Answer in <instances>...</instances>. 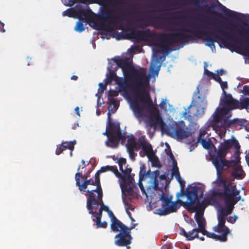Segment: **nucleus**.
I'll return each instance as SVG.
<instances>
[{"label": "nucleus", "mask_w": 249, "mask_h": 249, "mask_svg": "<svg viewBox=\"0 0 249 249\" xmlns=\"http://www.w3.org/2000/svg\"><path fill=\"white\" fill-rule=\"evenodd\" d=\"M78 18H79V20L77 22L74 29L75 31L81 33L85 30V28L83 24L84 19L82 18V17Z\"/></svg>", "instance_id": "obj_35"}, {"label": "nucleus", "mask_w": 249, "mask_h": 249, "mask_svg": "<svg viewBox=\"0 0 249 249\" xmlns=\"http://www.w3.org/2000/svg\"><path fill=\"white\" fill-rule=\"evenodd\" d=\"M98 195H97V198L96 200H97V204H94V206H98L99 205L101 206V205H103L104 204L103 200V192H99Z\"/></svg>", "instance_id": "obj_42"}, {"label": "nucleus", "mask_w": 249, "mask_h": 249, "mask_svg": "<svg viewBox=\"0 0 249 249\" xmlns=\"http://www.w3.org/2000/svg\"><path fill=\"white\" fill-rule=\"evenodd\" d=\"M243 89L244 94L249 96V86H244Z\"/></svg>", "instance_id": "obj_62"}, {"label": "nucleus", "mask_w": 249, "mask_h": 249, "mask_svg": "<svg viewBox=\"0 0 249 249\" xmlns=\"http://www.w3.org/2000/svg\"><path fill=\"white\" fill-rule=\"evenodd\" d=\"M150 171L149 170L147 173L146 172V171H145V167L144 165H142V166H141V167H140V173H139V175H140V181L142 180L143 179V178L146 176V175H148L149 173H150Z\"/></svg>", "instance_id": "obj_39"}, {"label": "nucleus", "mask_w": 249, "mask_h": 249, "mask_svg": "<svg viewBox=\"0 0 249 249\" xmlns=\"http://www.w3.org/2000/svg\"><path fill=\"white\" fill-rule=\"evenodd\" d=\"M81 163H82V165H79L78 167V168H77V172H79V170H80V169L81 168L82 169H83L85 167H86L87 165H89V163H87V164H86L85 163V161H84V160H81Z\"/></svg>", "instance_id": "obj_57"}, {"label": "nucleus", "mask_w": 249, "mask_h": 249, "mask_svg": "<svg viewBox=\"0 0 249 249\" xmlns=\"http://www.w3.org/2000/svg\"><path fill=\"white\" fill-rule=\"evenodd\" d=\"M172 196L168 197L162 192L160 197L161 201V208L156 210L157 213L160 215H166L176 212L180 205L178 201H171Z\"/></svg>", "instance_id": "obj_13"}, {"label": "nucleus", "mask_w": 249, "mask_h": 249, "mask_svg": "<svg viewBox=\"0 0 249 249\" xmlns=\"http://www.w3.org/2000/svg\"><path fill=\"white\" fill-rule=\"evenodd\" d=\"M117 76L116 73L113 71L110 70L109 71V76L107 78V80L108 82H111L112 80H114L115 77Z\"/></svg>", "instance_id": "obj_49"}, {"label": "nucleus", "mask_w": 249, "mask_h": 249, "mask_svg": "<svg viewBox=\"0 0 249 249\" xmlns=\"http://www.w3.org/2000/svg\"><path fill=\"white\" fill-rule=\"evenodd\" d=\"M108 100L109 101L110 105H113L114 107H115L117 105V102L116 100V99H115L113 97H108ZM110 107V105H109L108 107V110L110 109V108H109Z\"/></svg>", "instance_id": "obj_52"}, {"label": "nucleus", "mask_w": 249, "mask_h": 249, "mask_svg": "<svg viewBox=\"0 0 249 249\" xmlns=\"http://www.w3.org/2000/svg\"><path fill=\"white\" fill-rule=\"evenodd\" d=\"M76 143V141L73 140L71 142H65L62 143V145L64 147V149H69L71 150H72L74 149V145Z\"/></svg>", "instance_id": "obj_36"}, {"label": "nucleus", "mask_w": 249, "mask_h": 249, "mask_svg": "<svg viewBox=\"0 0 249 249\" xmlns=\"http://www.w3.org/2000/svg\"><path fill=\"white\" fill-rule=\"evenodd\" d=\"M96 209L97 208H94L93 210L94 213L92 214L93 217L92 218L93 221H95V220H100V219L102 218L103 209L100 208L97 212H96Z\"/></svg>", "instance_id": "obj_37"}, {"label": "nucleus", "mask_w": 249, "mask_h": 249, "mask_svg": "<svg viewBox=\"0 0 249 249\" xmlns=\"http://www.w3.org/2000/svg\"><path fill=\"white\" fill-rule=\"evenodd\" d=\"M172 174L175 176L177 180H179L180 178L179 172L178 170V167H173L172 169Z\"/></svg>", "instance_id": "obj_45"}, {"label": "nucleus", "mask_w": 249, "mask_h": 249, "mask_svg": "<svg viewBox=\"0 0 249 249\" xmlns=\"http://www.w3.org/2000/svg\"><path fill=\"white\" fill-rule=\"evenodd\" d=\"M107 213L111 219V223L110 228L111 230L114 232L118 231L119 227L123 224V223L115 217L113 213L110 210H109Z\"/></svg>", "instance_id": "obj_27"}, {"label": "nucleus", "mask_w": 249, "mask_h": 249, "mask_svg": "<svg viewBox=\"0 0 249 249\" xmlns=\"http://www.w3.org/2000/svg\"><path fill=\"white\" fill-rule=\"evenodd\" d=\"M228 215L225 209H222L218 213V220H222L223 221L226 222V217Z\"/></svg>", "instance_id": "obj_38"}, {"label": "nucleus", "mask_w": 249, "mask_h": 249, "mask_svg": "<svg viewBox=\"0 0 249 249\" xmlns=\"http://www.w3.org/2000/svg\"><path fill=\"white\" fill-rule=\"evenodd\" d=\"M211 124L213 126L217 125L219 128H229L235 125H242L243 120L238 119H228L223 116L221 111L217 109L213 115V120Z\"/></svg>", "instance_id": "obj_16"}, {"label": "nucleus", "mask_w": 249, "mask_h": 249, "mask_svg": "<svg viewBox=\"0 0 249 249\" xmlns=\"http://www.w3.org/2000/svg\"><path fill=\"white\" fill-rule=\"evenodd\" d=\"M223 94L224 96L221 98L220 104H223L224 105L232 107V108H239L242 109L247 108L249 107V98H244L240 102L233 98L231 94H228L225 91H224Z\"/></svg>", "instance_id": "obj_18"}, {"label": "nucleus", "mask_w": 249, "mask_h": 249, "mask_svg": "<svg viewBox=\"0 0 249 249\" xmlns=\"http://www.w3.org/2000/svg\"><path fill=\"white\" fill-rule=\"evenodd\" d=\"M221 26L220 24L215 22L212 25L210 31L206 32L203 30V41H206L205 45L213 48L214 47V43L218 40L223 44L225 47L229 50H231L233 48L241 49L239 46L224 39L223 37H226L228 40L234 41L238 44H241L242 39L234 34H231L224 31Z\"/></svg>", "instance_id": "obj_5"}, {"label": "nucleus", "mask_w": 249, "mask_h": 249, "mask_svg": "<svg viewBox=\"0 0 249 249\" xmlns=\"http://www.w3.org/2000/svg\"><path fill=\"white\" fill-rule=\"evenodd\" d=\"M99 192H103L102 188H100V189H98L97 186L94 188L86 189L85 192L88 193L87 195V200L86 207L89 214L94 213V204H97L98 203L95 193H96L97 195H98Z\"/></svg>", "instance_id": "obj_20"}, {"label": "nucleus", "mask_w": 249, "mask_h": 249, "mask_svg": "<svg viewBox=\"0 0 249 249\" xmlns=\"http://www.w3.org/2000/svg\"><path fill=\"white\" fill-rule=\"evenodd\" d=\"M120 141L123 142L125 141V139H119L116 135L112 134L107 138L106 142V145L107 147L116 148L118 146Z\"/></svg>", "instance_id": "obj_26"}, {"label": "nucleus", "mask_w": 249, "mask_h": 249, "mask_svg": "<svg viewBox=\"0 0 249 249\" xmlns=\"http://www.w3.org/2000/svg\"><path fill=\"white\" fill-rule=\"evenodd\" d=\"M238 33L241 35L242 37H246L245 39V42L249 45V29H245L242 28L241 29L238 30Z\"/></svg>", "instance_id": "obj_34"}, {"label": "nucleus", "mask_w": 249, "mask_h": 249, "mask_svg": "<svg viewBox=\"0 0 249 249\" xmlns=\"http://www.w3.org/2000/svg\"><path fill=\"white\" fill-rule=\"evenodd\" d=\"M221 88L223 90V92L225 91V89L228 88V83L226 81H222L220 82Z\"/></svg>", "instance_id": "obj_54"}, {"label": "nucleus", "mask_w": 249, "mask_h": 249, "mask_svg": "<svg viewBox=\"0 0 249 249\" xmlns=\"http://www.w3.org/2000/svg\"><path fill=\"white\" fill-rule=\"evenodd\" d=\"M108 114V125L107 127L113 135H116L119 139H126V137L124 136L120 129V124L118 123L112 122L110 120V114L109 112Z\"/></svg>", "instance_id": "obj_24"}, {"label": "nucleus", "mask_w": 249, "mask_h": 249, "mask_svg": "<svg viewBox=\"0 0 249 249\" xmlns=\"http://www.w3.org/2000/svg\"><path fill=\"white\" fill-rule=\"evenodd\" d=\"M93 13L92 10L88 6L85 9L81 4H77L74 8L68 9L62 13L63 16H68L70 18H78L84 17L89 19L90 14Z\"/></svg>", "instance_id": "obj_19"}, {"label": "nucleus", "mask_w": 249, "mask_h": 249, "mask_svg": "<svg viewBox=\"0 0 249 249\" xmlns=\"http://www.w3.org/2000/svg\"><path fill=\"white\" fill-rule=\"evenodd\" d=\"M135 150V149L127 150L129 154V157L132 160H135V157L137 156V154L134 152Z\"/></svg>", "instance_id": "obj_48"}, {"label": "nucleus", "mask_w": 249, "mask_h": 249, "mask_svg": "<svg viewBox=\"0 0 249 249\" xmlns=\"http://www.w3.org/2000/svg\"><path fill=\"white\" fill-rule=\"evenodd\" d=\"M63 3L67 6H71L76 3L91 4L95 3V0H61Z\"/></svg>", "instance_id": "obj_31"}, {"label": "nucleus", "mask_w": 249, "mask_h": 249, "mask_svg": "<svg viewBox=\"0 0 249 249\" xmlns=\"http://www.w3.org/2000/svg\"><path fill=\"white\" fill-rule=\"evenodd\" d=\"M180 184L181 189L180 193L177 195L178 197L179 196H185L187 197V200L185 202L181 200H178L179 203L182 204V206L186 209H189L195 205L198 201H202L199 199V197H202V192L198 195L199 188L197 186L189 185L186 190L184 189L185 182L182 180L181 178L179 180H178Z\"/></svg>", "instance_id": "obj_8"}, {"label": "nucleus", "mask_w": 249, "mask_h": 249, "mask_svg": "<svg viewBox=\"0 0 249 249\" xmlns=\"http://www.w3.org/2000/svg\"><path fill=\"white\" fill-rule=\"evenodd\" d=\"M118 67L121 68L125 76V79L131 81V87L137 97L142 101L151 102V98L148 92L144 88L149 85V81L143 72L134 71L131 66L132 60L128 57L118 58L114 60Z\"/></svg>", "instance_id": "obj_3"}, {"label": "nucleus", "mask_w": 249, "mask_h": 249, "mask_svg": "<svg viewBox=\"0 0 249 249\" xmlns=\"http://www.w3.org/2000/svg\"><path fill=\"white\" fill-rule=\"evenodd\" d=\"M166 100L162 99V101H161L159 105V106L160 108L161 109L167 110V107L166 106Z\"/></svg>", "instance_id": "obj_50"}, {"label": "nucleus", "mask_w": 249, "mask_h": 249, "mask_svg": "<svg viewBox=\"0 0 249 249\" xmlns=\"http://www.w3.org/2000/svg\"><path fill=\"white\" fill-rule=\"evenodd\" d=\"M138 144L139 147L141 146L142 151L139 153L141 157H144L146 156L148 158H150L154 155V152L151 144L146 140L145 136H142L139 138Z\"/></svg>", "instance_id": "obj_21"}, {"label": "nucleus", "mask_w": 249, "mask_h": 249, "mask_svg": "<svg viewBox=\"0 0 249 249\" xmlns=\"http://www.w3.org/2000/svg\"><path fill=\"white\" fill-rule=\"evenodd\" d=\"M126 164V160L124 158H120L118 160V164L121 165H125Z\"/></svg>", "instance_id": "obj_60"}, {"label": "nucleus", "mask_w": 249, "mask_h": 249, "mask_svg": "<svg viewBox=\"0 0 249 249\" xmlns=\"http://www.w3.org/2000/svg\"><path fill=\"white\" fill-rule=\"evenodd\" d=\"M126 146L127 150L135 149L136 151H138L140 149L138 142H137L136 138L132 135L127 137Z\"/></svg>", "instance_id": "obj_29"}, {"label": "nucleus", "mask_w": 249, "mask_h": 249, "mask_svg": "<svg viewBox=\"0 0 249 249\" xmlns=\"http://www.w3.org/2000/svg\"><path fill=\"white\" fill-rule=\"evenodd\" d=\"M100 171H101V173L107 171H111L115 176L116 175V174H119V171L117 169V166H116L107 165L106 166H103L100 168Z\"/></svg>", "instance_id": "obj_33"}, {"label": "nucleus", "mask_w": 249, "mask_h": 249, "mask_svg": "<svg viewBox=\"0 0 249 249\" xmlns=\"http://www.w3.org/2000/svg\"><path fill=\"white\" fill-rule=\"evenodd\" d=\"M175 23L172 17L165 18L160 17H152L148 21L145 19L141 18L137 21V27L140 28H144L150 25L153 26L156 29H161L168 31H178L179 32V28H176L173 27Z\"/></svg>", "instance_id": "obj_9"}, {"label": "nucleus", "mask_w": 249, "mask_h": 249, "mask_svg": "<svg viewBox=\"0 0 249 249\" xmlns=\"http://www.w3.org/2000/svg\"><path fill=\"white\" fill-rule=\"evenodd\" d=\"M115 10L109 7L107 4L103 5L101 8V13L100 15V18L104 20H107L108 19H112L111 23L113 24V27L108 26L107 24H102L101 25V29L107 31H115L116 29L118 30H124L123 25H117L114 22L116 19L117 18V17L113 15Z\"/></svg>", "instance_id": "obj_12"}, {"label": "nucleus", "mask_w": 249, "mask_h": 249, "mask_svg": "<svg viewBox=\"0 0 249 249\" xmlns=\"http://www.w3.org/2000/svg\"><path fill=\"white\" fill-rule=\"evenodd\" d=\"M214 78H213L215 81L218 82L220 84V82H222L221 78H220L219 75L215 74Z\"/></svg>", "instance_id": "obj_64"}, {"label": "nucleus", "mask_w": 249, "mask_h": 249, "mask_svg": "<svg viewBox=\"0 0 249 249\" xmlns=\"http://www.w3.org/2000/svg\"><path fill=\"white\" fill-rule=\"evenodd\" d=\"M94 222H96V225L98 228H106L107 226V223L106 221H103L101 222V219H100V220H95L94 221Z\"/></svg>", "instance_id": "obj_47"}, {"label": "nucleus", "mask_w": 249, "mask_h": 249, "mask_svg": "<svg viewBox=\"0 0 249 249\" xmlns=\"http://www.w3.org/2000/svg\"><path fill=\"white\" fill-rule=\"evenodd\" d=\"M241 146L238 141L232 136L225 142L220 148L218 157L213 160L218 174L222 173L223 167H232L233 171L231 175L237 179H241L245 176L241 165H239L240 161V154Z\"/></svg>", "instance_id": "obj_2"}, {"label": "nucleus", "mask_w": 249, "mask_h": 249, "mask_svg": "<svg viewBox=\"0 0 249 249\" xmlns=\"http://www.w3.org/2000/svg\"><path fill=\"white\" fill-rule=\"evenodd\" d=\"M114 81L115 82L116 84H117L119 87V90L122 91H124V92H126L127 90V88L129 87L130 88L132 91L134 92V96H135V100L131 104V107L133 109V111L134 113L139 116H141L143 112V108L140 105L138 100H140L142 102H143L142 101L139 97H137L136 96V94L133 89L132 87H131V83L130 85H128L126 82H124L122 77H119L117 75L115 77V79H114ZM145 102V101H143ZM149 102L150 103H152V101H147L145 102V103Z\"/></svg>", "instance_id": "obj_15"}, {"label": "nucleus", "mask_w": 249, "mask_h": 249, "mask_svg": "<svg viewBox=\"0 0 249 249\" xmlns=\"http://www.w3.org/2000/svg\"><path fill=\"white\" fill-rule=\"evenodd\" d=\"M191 106H190L187 109H185V111L182 113V117H184L185 119H187L188 120L191 121L192 120V116L191 115H190V110L189 108L191 107Z\"/></svg>", "instance_id": "obj_44"}, {"label": "nucleus", "mask_w": 249, "mask_h": 249, "mask_svg": "<svg viewBox=\"0 0 249 249\" xmlns=\"http://www.w3.org/2000/svg\"><path fill=\"white\" fill-rule=\"evenodd\" d=\"M236 219H237V217L236 216H230L229 217H228L227 221L229 222L233 223H234L236 221Z\"/></svg>", "instance_id": "obj_59"}, {"label": "nucleus", "mask_w": 249, "mask_h": 249, "mask_svg": "<svg viewBox=\"0 0 249 249\" xmlns=\"http://www.w3.org/2000/svg\"><path fill=\"white\" fill-rule=\"evenodd\" d=\"M135 224L130 228H127L124 224L119 227L120 230L119 232L115 236V244L119 247H126L127 249L130 248V244L131 243L132 237L130 235V230L135 228Z\"/></svg>", "instance_id": "obj_14"}, {"label": "nucleus", "mask_w": 249, "mask_h": 249, "mask_svg": "<svg viewBox=\"0 0 249 249\" xmlns=\"http://www.w3.org/2000/svg\"><path fill=\"white\" fill-rule=\"evenodd\" d=\"M227 140H225L223 142H221L218 148V150H216V148L214 145L213 144L212 141L210 139H209L208 140L203 139V148H205L208 150V153L210 156V159L212 162L213 163V160L218 157V154L220 148L222 145L226 142Z\"/></svg>", "instance_id": "obj_23"}, {"label": "nucleus", "mask_w": 249, "mask_h": 249, "mask_svg": "<svg viewBox=\"0 0 249 249\" xmlns=\"http://www.w3.org/2000/svg\"><path fill=\"white\" fill-rule=\"evenodd\" d=\"M205 220L203 218V235H206L208 237L220 242H226L227 240V235L231 234V231L228 227L225 226V222L218 220L217 224L213 227V231L214 232L221 233L216 234L213 232H209L205 229Z\"/></svg>", "instance_id": "obj_11"}, {"label": "nucleus", "mask_w": 249, "mask_h": 249, "mask_svg": "<svg viewBox=\"0 0 249 249\" xmlns=\"http://www.w3.org/2000/svg\"><path fill=\"white\" fill-rule=\"evenodd\" d=\"M153 188L155 190H159V180L157 178H153Z\"/></svg>", "instance_id": "obj_51"}, {"label": "nucleus", "mask_w": 249, "mask_h": 249, "mask_svg": "<svg viewBox=\"0 0 249 249\" xmlns=\"http://www.w3.org/2000/svg\"><path fill=\"white\" fill-rule=\"evenodd\" d=\"M128 181H120V187L122 193L125 196H131L133 192V188Z\"/></svg>", "instance_id": "obj_30"}, {"label": "nucleus", "mask_w": 249, "mask_h": 249, "mask_svg": "<svg viewBox=\"0 0 249 249\" xmlns=\"http://www.w3.org/2000/svg\"><path fill=\"white\" fill-rule=\"evenodd\" d=\"M206 67V66H205V67ZM203 74L206 75L209 79H213V78H214L215 74L213 72L209 71L206 68H204Z\"/></svg>", "instance_id": "obj_46"}, {"label": "nucleus", "mask_w": 249, "mask_h": 249, "mask_svg": "<svg viewBox=\"0 0 249 249\" xmlns=\"http://www.w3.org/2000/svg\"><path fill=\"white\" fill-rule=\"evenodd\" d=\"M64 148L63 147L62 145L61 144L59 147H57L56 151L55 153L56 155H60L64 150Z\"/></svg>", "instance_id": "obj_56"}, {"label": "nucleus", "mask_w": 249, "mask_h": 249, "mask_svg": "<svg viewBox=\"0 0 249 249\" xmlns=\"http://www.w3.org/2000/svg\"><path fill=\"white\" fill-rule=\"evenodd\" d=\"M118 95V92L116 90H110L108 92V97H115Z\"/></svg>", "instance_id": "obj_55"}, {"label": "nucleus", "mask_w": 249, "mask_h": 249, "mask_svg": "<svg viewBox=\"0 0 249 249\" xmlns=\"http://www.w3.org/2000/svg\"><path fill=\"white\" fill-rule=\"evenodd\" d=\"M130 29L128 28L125 30H122L121 32L114 31L112 32V36L118 40L121 39H131L130 36Z\"/></svg>", "instance_id": "obj_28"}, {"label": "nucleus", "mask_w": 249, "mask_h": 249, "mask_svg": "<svg viewBox=\"0 0 249 249\" xmlns=\"http://www.w3.org/2000/svg\"><path fill=\"white\" fill-rule=\"evenodd\" d=\"M216 197L224 200L226 208L225 210L228 215L231 213L234 206L241 198L236 184L222 178L216 180V186L212 192V197L214 199Z\"/></svg>", "instance_id": "obj_4"}, {"label": "nucleus", "mask_w": 249, "mask_h": 249, "mask_svg": "<svg viewBox=\"0 0 249 249\" xmlns=\"http://www.w3.org/2000/svg\"><path fill=\"white\" fill-rule=\"evenodd\" d=\"M189 28H179V32L167 34L151 31L149 29L145 31L136 30L131 28L130 36L131 39H133L136 42L147 41L149 39L155 42V45L160 49L159 53H168L170 50L169 46L174 44H182L189 43L190 40L199 36V30L196 24L191 21H187Z\"/></svg>", "instance_id": "obj_1"}, {"label": "nucleus", "mask_w": 249, "mask_h": 249, "mask_svg": "<svg viewBox=\"0 0 249 249\" xmlns=\"http://www.w3.org/2000/svg\"><path fill=\"white\" fill-rule=\"evenodd\" d=\"M151 161L152 166L155 167H160V166L159 160L158 158L155 156L154 153V155L151 156L150 158H148Z\"/></svg>", "instance_id": "obj_40"}, {"label": "nucleus", "mask_w": 249, "mask_h": 249, "mask_svg": "<svg viewBox=\"0 0 249 249\" xmlns=\"http://www.w3.org/2000/svg\"><path fill=\"white\" fill-rule=\"evenodd\" d=\"M80 176H82V173L77 172L75 175V180L76 181V186L78 187L79 190L82 194L85 193L86 189H91L88 187L89 185L96 187V184L94 183L95 180L92 178L88 179L86 178L85 180L82 183L80 180Z\"/></svg>", "instance_id": "obj_22"}, {"label": "nucleus", "mask_w": 249, "mask_h": 249, "mask_svg": "<svg viewBox=\"0 0 249 249\" xmlns=\"http://www.w3.org/2000/svg\"><path fill=\"white\" fill-rule=\"evenodd\" d=\"M123 202H124V205L125 206V207H127L126 208V210H127L128 211L129 210H131L132 211H133L134 210V208L133 207V206L131 204H129L127 203V202H126L124 199H123Z\"/></svg>", "instance_id": "obj_58"}, {"label": "nucleus", "mask_w": 249, "mask_h": 249, "mask_svg": "<svg viewBox=\"0 0 249 249\" xmlns=\"http://www.w3.org/2000/svg\"><path fill=\"white\" fill-rule=\"evenodd\" d=\"M152 110L154 115L155 123L157 124H159L161 128H162L165 125V124L160 114L159 110L156 107H153Z\"/></svg>", "instance_id": "obj_32"}, {"label": "nucleus", "mask_w": 249, "mask_h": 249, "mask_svg": "<svg viewBox=\"0 0 249 249\" xmlns=\"http://www.w3.org/2000/svg\"><path fill=\"white\" fill-rule=\"evenodd\" d=\"M232 107H230L229 106L224 107L220 109L219 110L221 111V113L224 116V115H227L231 112V110L233 109Z\"/></svg>", "instance_id": "obj_43"}, {"label": "nucleus", "mask_w": 249, "mask_h": 249, "mask_svg": "<svg viewBox=\"0 0 249 249\" xmlns=\"http://www.w3.org/2000/svg\"><path fill=\"white\" fill-rule=\"evenodd\" d=\"M101 173L100 171V170L98 171L95 174L94 178H95V183L96 184V186L98 187V189L100 188H102L101 182H100V173Z\"/></svg>", "instance_id": "obj_41"}, {"label": "nucleus", "mask_w": 249, "mask_h": 249, "mask_svg": "<svg viewBox=\"0 0 249 249\" xmlns=\"http://www.w3.org/2000/svg\"><path fill=\"white\" fill-rule=\"evenodd\" d=\"M220 10L223 11L227 17L238 21L241 20V18L238 15L242 17L244 16L242 14H239L228 9L218 1H217V4L213 3L210 6H209L207 3V1L205 0H203V23L204 22V18H205L206 17L209 19L213 18L215 16L221 17L222 14L218 12V11Z\"/></svg>", "instance_id": "obj_7"}, {"label": "nucleus", "mask_w": 249, "mask_h": 249, "mask_svg": "<svg viewBox=\"0 0 249 249\" xmlns=\"http://www.w3.org/2000/svg\"><path fill=\"white\" fill-rule=\"evenodd\" d=\"M107 84L104 85L102 83H100L99 84V89L101 90V92H103L106 89Z\"/></svg>", "instance_id": "obj_61"}, {"label": "nucleus", "mask_w": 249, "mask_h": 249, "mask_svg": "<svg viewBox=\"0 0 249 249\" xmlns=\"http://www.w3.org/2000/svg\"><path fill=\"white\" fill-rule=\"evenodd\" d=\"M188 128L185 126L183 121L178 123L174 122L172 123L166 129V133L168 135L174 137H176L178 139H185L191 135V133L188 131Z\"/></svg>", "instance_id": "obj_17"}, {"label": "nucleus", "mask_w": 249, "mask_h": 249, "mask_svg": "<svg viewBox=\"0 0 249 249\" xmlns=\"http://www.w3.org/2000/svg\"><path fill=\"white\" fill-rule=\"evenodd\" d=\"M186 209L191 213H196L195 218L198 225L197 228L193 229L187 233V239L192 240L195 238H198L199 232L202 233V201H198L195 207Z\"/></svg>", "instance_id": "obj_10"}, {"label": "nucleus", "mask_w": 249, "mask_h": 249, "mask_svg": "<svg viewBox=\"0 0 249 249\" xmlns=\"http://www.w3.org/2000/svg\"><path fill=\"white\" fill-rule=\"evenodd\" d=\"M201 0L195 2L196 6L199 8V11L195 8H187L176 12V14H182V15L177 16L172 15L171 16L175 25H180V28H189L187 21L188 20L196 24L198 28L199 36L190 39V41L198 38L202 39V2L201 3Z\"/></svg>", "instance_id": "obj_6"}, {"label": "nucleus", "mask_w": 249, "mask_h": 249, "mask_svg": "<svg viewBox=\"0 0 249 249\" xmlns=\"http://www.w3.org/2000/svg\"><path fill=\"white\" fill-rule=\"evenodd\" d=\"M128 166L129 165L127 164L125 169L122 173L119 172V174H116V176L121 179V181H128L129 183H133L134 180V175L131 174L132 169Z\"/></svg>", "instance_id": "obj_25"}, {"label": "nucleus", "mask_w": 249, "mask_h": 249, "mask_svg": "<svg viewBox=\"0 0 249 249\" xmlns=\"http://www.w3.org/2000/svg\"><path fill=\"white\" fill-rule=\"evenodd\" d=\"M202 130H201V129H200L199 130V136L197 138V141L195 143L196 144V145H197V143H200L202 145Z\"/></svg>", "instance_id": "obj_53"}, {"label": "nucleus", "mask_w": 249, "mask_h": 249, "mask_svg": "<svg viewBox=\"0 0 249 249\" xmlns=\"http://www.w3.org/2000/svg\"><path fill=\"white\" fill-rule=\"evenodd\" d=\"M103 135H106L107 137V138L111 136L112 134L110 132L108 128L107 127L106 131L103 133Z\"/></svg>", "instance_id": "obj_63"}]
</instances>
